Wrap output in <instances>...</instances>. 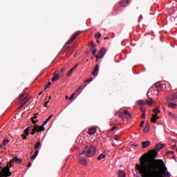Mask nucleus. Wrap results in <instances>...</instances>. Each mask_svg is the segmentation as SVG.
Returning <instances> with one entry per match:
<instances>
[{
    "label": "nucleus",
    "instance_id": "obj_1",
    "mask_svg": "<svg viewBox=\"0 0 177 177\" xmlns=\"http://www.w3.org/2000/svg\"><path fill=\"white\" fill-rule=\"evenodd\" d=\"M142 177H171L163 160L140 159V165H136Z\"/></svg>",
    "mask_w": 177,
    "mask_h": 177
},
{
    "label": "nucleus",
    "instance_id": "obj_2",
    "mask_svg": "<svg viewBox=\"0 0 177 177\" xmlns=\"http://www.w3.org/2000/svg\"><path fill=\"white\" fill-rule=\"evenodd\" d=\"M17 161L18 162H21V159L18 158L17 156H16L15 157L10 160V161L7 165V167L3 168L1 170V174L3 176L8 177L12 176V172H10V168L13 167V162H16Z\"/></svg>",
    "mask_w": 177,
    "mask_h": 177
},
{
    "label": "nucleus",
    "instance_id": "obj_3",
    "mask_svg": "<svg viewBox=\"0 0 177 177\" xmlns=\"http://www.w3.org/2000/svg\"><path fill=\"white\" fill-rule=\"evenodd\" d=\"M85 157H93L96 154V147L93 145L86 146L82 152Z\"/></svg>",
    "mask_w": 177,
    "mask_h": 177
},
{
    "label": "nucleus",
    "instance_id": "obj_4",
    "mask_svg": "<svg viewBox=\"0 0 177 177\" xmlns=\"http://www.w3.org/2000/svg\"><path fill=\"white\" fill-rule=\"evenodd\" d=\"M79 162L81 165H84V167L88 165V162L86 161V159H85V155L81 152L79 153Z\"/></svg>",
    "mask_w": 177,
    "mask_h": 177
},
{
    "label": "nucleus",
    "instance_id": "obj_5",
    "mask_svg": "<svg viewBox=\"0 0 177 177\" xmlns=\"http://www.w3.org/2000/svg\"><path fill=\"white\" fill-rule=\"evenodd\" d=\"M106 52H107V50L106 49V48L102 47L99 51L100 55H95V57H96L95 62H97L99 59H102V57H104V55H106Z\"/></svg>",
    "mask_w": 177,
    "mask_h": 177
},
{
    "label": "nucleus",
    "instance_id": "obj_6",
    "mask_svg": "<svg viewBox=\"0 0 177 177\" xmlns=\"http://www.w3.org/2000/svg\"><path fill=\"white\" fill-rule=\"evenodd\" d=\"M153 93V88H150L147 94V97H149V100H147L145 102L149 106H151L153 104V97H151L150 95Z\"/></svg>",
    "mask_w": 177,
    "mask_h": 177
},
{
    "label": "nucleus",
    "instance_id": "obj_7",
    "mask_svg": "<svg viewBox=\"0 0 177 177\" xmlns=\"http://www.w3.org/2000/svg\"><path fill=\"white\" fill-rule=\"evenodd\" d=\"M81 34V32L80 31H77L76 32H75L71 37V39L68 41V42L66 43V45H70L71 44H73V42H74V41H75V39L77 38V37L78 35H80Z\"/></svg>",
    "mask_w": 177,
    "mask_h": 177
},
{
    "label": "nucleus",
    "instance_id": "obj_8",
    "mask_svg": "<svg viewBox=\"0 0 177 177\" xmlns=\"http://www.w3.org/2000/svg\"><path fill=\"white\" fill-rule=\"evenodd\" d=\"M24 96H26V94L25 93H23L20 97H19V100L21 101V104L19 106L18 108V110H20V109H23V107H24V105L26 104V103H27V102H28V99H24V100H21V98L24 97Z\"/></svg>",
    "mask_w": 177,
    "mask_h": 177
},
{
    "label": "nucleus",
    "instance_id": "obj_9",
    "mask_svg": "<svg viewBox=\"0 0 177 177\" xmlns=\"http://www.w3.org/2000/svg\"><path fill=\"white\" fill-rule=\"evenodd\" d=\"M28 135H30V127H27L24 131V133L21 135V138H23V139L24 140H26V139H27V136H28Z\"/></svg>",
    "mask_w": 177,
    "mask_h": 177
},
{
    "label": "nucleus",
    "instance_id": "obj_10",
    "mask_svg": "<svg viewBox=\"0 0 177 177\" xmlns=\"http://www.w3.org/2000/svg\"><path fill=\"white\" fill-rule=\"evenodd\" d=\"M165 147V144L159 143L155 145L153 150H157V151H160V150H162Z\"/></svg>",
    "mask_w": 177,
    "mask_h": 177
},
{
    "label": "nucleus",
    "instance_id": "obj_11",
    "mask_svg": "<svg viewBox=\"0 0 177 177\" xmlns=\"http://www.w3.org/2000/svg\"><path fill=\"white\" fill-rule=\"evenodd\" d=\"M167 100H177V93H173L167 97Z\"/></svg>",
    "mask_w": 177,
    "mask_h": 177
},
{
    "label": "nucleus",
    "instance_id": "obj_12",
    "mask_svg": "<svg viewBox=\"0 0 177 177\" xmlns=\"http://www.w3.org/2000/svg\"><path fill=\"white\" fill-rule=\"evenodd\" d=\"M99 74V64H96L93 68L92 75L96 77Z\"/></svg>",
    "mask_w": 177,
    "mask_h": 177
},
{
    "label": "nucleus",
    "instance_id": "obj_13",
    "mask_svg": "<svg viewBox=\"0 0 177 177\" xmlns=\"http://www.w3.org/2000/svg\"><path fill=\"white\" fill-rule=\"evenodd\" d=\"M128 3H129V0H121L120 2V6L125 8V6H128Z\"/></svg>",
    "mask_w": 177,
    "mask_h": 177
},
{
    "label": "nucleus",
    "instance_id": "obj_14",
    "mask_svg": "<svg viewBox=\"0 0 177 177\" xmlns=\"http://www.w3.org/2000/svg\"><path fill=\"white\" fill-rule=\"evenodd\" d=\"M35 129L36 132H42L45 131V127H44L43 124L40 127H38V125H37V126H35Z\"/></svg>",
    "mask_w": 177,
    "mask_h": 177
},
{
    "label": "nucleus",
    "instance_id": "obj_15",
    "mask_svg": "<svg viewBox=\"0 0 177 177\" xmlns=\"http://www.w3.org/2000/svg\"><path fill=\"white\" fill-rule=\"evenodd\" d=\"M158 154V152H157V151H156V149H154L150 152V157H151V158H156V157H157Z\"/></svg>",
    "mask_w": 177,
    "mask_h": 177
},
{
    "label": "nucleus",
    "instance_id": "obj_16",
    "mask_svg": "<svg viewBox=\"0 0 177 177\" xmlns=\"http://www.w3.org/2000/svg\"><path fill=\"white\" fill-rule=\"evenodd\" d=\"M158 118H160L157 115V113H156V115H152L151 122H153V124H156V122H157V120H158Z\"/></svg>",
    "mask_w": 177,
    "mask_h": 177
},
{
    "label": "nucleus",
    "instance_id": "obj_17",
    "mask_svg": "<svg viewBox=\"0 0 177 177\" xmlns=\"http://www.w3.org/2000/svg\"><path fill=\"white\" fill-rule=\"evenodd\" d=\"M167 106L168 107H170V109H176L177 107V104L176 103L171 102H169L167 103Z\"/></svg>",
    "mask_w": 177,
    "mask_h": 177
},
{
    "label": "nucleus",
    "instance_id": "obj_18",
    "mask_svg": "<svg viewBox=\"0 0 177 177\" xmlns=\"http://www.w3.org/2000/svg\"><path fill=\"white\" fill-rule=\"evenodd\" d=\"M88 133V135H95V133H96V128L92 127V128L89 129Z\"/></svg>",
    "mask_w": 177,
    "mask_h": 177
},
{
    "label": "nucleus",
    "instance_id": "obj_19",
    "mask_svg": "<svg viewBox=\"0 0 177 177\" xmlns=\"http://www.w3.org/2000/svg\"><path fill=\"white\" fill-rule=\"evenodd\" d=\"M149 131H150V123L147 122L145 124V127L143 129V131L147 133L149 132Z\"/></svg>",
    "mask_w": 177,
    "mask_h": 177
},
{
    "label": "nucleus",
    "instance_id": "obj_20",
    "mask_svg": "<svg viewBox=\"0 0 177 177\" xmlns=\"http://www.w3.org/2000/svg\"><path fill=\"white\" fill-rule=\"evenodd\" d=\"M136 104H138V106H145L146 105V102L143 100H140L136 102Z\"/></svg>",
    "mask_w": 177,
    "mask_h": 177
},
{
    "label": "nucleus",
    "instance_id": "obj_21",
    "mask_svg": "<svg viewBox=\"0 0 177 177\" xmlns=\"http://www.w3.org/2000/svg\"><path fill=\"white\" fill-rule=\"evenodd\" d=\"M149 146H150V141L147 140L142 142V149H146Z\"/></svg>",
    "mask_w": 177,
    "mask_h": 177
},
{
    "label": "nucleus",
    "instance_id": "obj_22",
    "mask_svg": "<svg viewBox=\"0 0 177 177\" xmlns=\"http://www.w3.org/2000/svg\"><path fill=\"white\" fill-rule=\"evenodd\" d=\"M118 177H125V176H127V174H125V171H121V170H118Z\"/></svg>",
    "mask_w": 177,
    "mask_h": 177
},
{
    "label": "nucleus",
    "instance_id": "obj_23",
    "mask_svg": "<svg viewBox=\"0 0 177 177\" xmlns=\"http://www.w3.org/2000/svg\"><path fill=\"white\" fill-rule=\"evenodd\" d=\"M169 115L171 117L172 120L177 122V115L174 114L172 112H169Z\"/></svg>",
    "mask_w": 177,
    "mask_h": 177
},
{
    "label": "nucleus",
    "instance_id": "obj_24",
    "mask_svg": "<svg viewBox=\"0 0 177 177\" xmlns=\"http://www.w3.org/2000/svg\"><path fill=\"white\" fill-rule=\"evenodd\" d=\"M52 117H53V115H50L46 120V121H44L43 122V127H45V125H46L48 124V122H49V121L50 120V119L52 118Z\"/></svg>",
    "mask_w": 177,
    "mask_h": 177
},
{
    "label": "nucleus",
    "instance_id": "obj_25",
    "mask_svg": "<svg viewBox=\"0 0 177 177\" xmlns=\"http://www.w3.org/2000/svg\"><path fill=\"white\" fill-rule=\"evenodd\" d=\"M104 158H106V154L101 153L99 155L97 159L98 160V161H100V160H103Z\"/></svg>",
    "mask_w": 177,
    "mask_h": 177
},
{
    "label": "nucleus",
    "instance_id": "obj_26",
    "mask_svg": "<svg viewBox=\"0 0 177 177\" xmlns=\"http://www.w3.org/2000/svg\"><path fill=\"white\" fill-rule=\"evenodd\" d=\"M39 151H38V150H36L35 153L33 154V156H31V160H35V158H37V156H38Z\"/></svg>",
    "mask_w": 177,
    "mask_h": 177
},
{
    "label": "nucleus",
    "instance_id": "obj_27",
    "mask_svg": "<svg viewBox=\"0 0 177 177\" xmlns=\"http://www.w3.org/2000/svg\"><path fill=\"white\" fill-rule=\"evenodd\" d=\"M40 146H41V142L39 141L35 145V147H34L35 150H38Z\"/></svg>",
    "mask_w": 177,
    "mask_h": 177
},
{
    "label": "nucleus",
    "instance_id": "obj_28",
    "mask_svg": "<svg viewBox=\"0 0 177 177\" xmlns=\"http://www.w3.org/2000/svg\"><path fill=\"white\" fill-rule=\"evenodd\" d=\"M69 46H64L61 50V53H66L67 52V49H68Z\"/></svg>",
    "mask_w": 177,
    "mask_h": 177
},
{
    "label": "nucleus",
    "instance_id": "obj_29",
    "mask_svg": "<svg viewBox=\"0 0 177 177\" xmlns=\"http://www.w3.org/2000/svg\"><path fill=\"white\" fill-rule=\"evenodd\" d=\"M59 77H60L59 75V74H56L53 76V77L52 78V81H56L57 80H59Z\"/></svg>",
    "mask_w": 177,
    "mask_h": 177
},
{
    "label": "nucleus",
    "instance_id": "obj_30",
    "mask_svg": "<svg viewBox=\"0 0 177 177\" xmlns=\"http://www.w3.org/2000/svg\"><path fill=\"white\" fill-rule=\"evenodd\" d=\"M141 111L142 112V114L141 115V118H146V113L145 112V110L141 109Z\"/></svg>",
    "mask_w": 177,
    "mask_h": 177
},
{
    "label": "nucleus",
    "instance_id": "obj_31",
    "mask_svg": "<svg viewBox=\"0 0 177 177\" xmlns=\"http://www.w3.org/2000/svg\"><path fill=\"white\" fill-rule=\"evenodd\" d=\"M9 139H6L5 138L3 141V146H4V147L6 146V143H9Z\"/></svg>",
    "mask_w": 177,
    "mask_h": 177
},
{
    "label": "nucleus",
    "instance_id": "obj_32",
    "mask_svg": "<svg viewBox=\"0 0 177 177\" xmlns=\"http://www.w3.org/2000/svg\"><path fill=\"white\" fill-rule=\"evenodd\" d=\"M73 71H73V68H71V69L68 72V73L66 74V77H71V74H73Z\"/></svg>",
    "mask_w": 177,
    "mask_h": 177
},
{
    "label": "nucleus",
    "instance_id": "obj_33",
    "mask_svg": "<svg viewBox=\"0 0 177 177\" xmlns=\"http://www.w3.org/2000/svg\"><path fill=\"white\" fill-rule=\"evenodd\" d=\"M95 38H100L102 37V34L100 32H97L95 35Z\"/></svg>",
    "mask_w": 177,
    "mask_h": 177
},
{
    "label": "nucleus",
    "instance_id": "obj_34",
    "mask_svg": "<svg viewBox=\"0 0 177 177\" xmlns=\"http://www.w3.org/2000/svg\"><path fill=\"white\" fill-rule=\"evenodd\" d=\"M124 114L125 115H128L129 117H131V113H129V112H128V111H127V110H124Z\"/></svg>",
    "mask_w": 177,
    "mask_h": 177
},
{
    "label": "nucleus",
    "instance_id": "obj_35",
    "mask_svg": "<svg viewBox=\"0 0 177 177\" xmlns=\"http://www.w3.org/2000/svg\"><path fill=\"white\" fill-rule=\"evenodd\" d=\"M51 84H52V83H51L50 82H49L46 84V87H45V88H44V91H46V89H48V88H49L50 85H51Z\"/></svg>",
    "mask_w": 177,
    "mask_h": 177
},
{
    "label": "nucleus",
    "instance_id": "obj_36",
    "mask_svg": "<svg viewBox=\"0 0 177 177\" xmlns=\"http://www.w3.org/2000/svg\"><path fill=\"white\" fill-rule=\"evenodd\" d=\"M153 113H155V115L157 114V113H160V110H158V108L154 109Z\"/></svg>",
    "mask_w": 177,
    "mask_h": 177
},
{
    "label": "nucleus",
    "instance_id": "obj_37",
    "mask_svg": "<svg viewBox=\"0 0 177 177\" xmlns=\"http://www.w3.org/2000/svg\"><path fill=\"white\" fill-rule=\"evenodd\" d=\"M91 81H93V77H90L89 79L85 80V82H91Z\"/></svg>",
    "mask_w": 177,
    "mask_h": 177
},
{
    "label": "nucleus",
    "instance_id": "obj_38",
    "mask_svg": "<svg viewBox=\"0 0 177 177\" xmlns=\"http://www.w3.org/2000/svg\"><path fill=\"white\" fill-rule=\"evenodd\" d=\"M35 132H37V131L35 130V127L32 129V131L30 133V135H35Z\"/></svg>",
    "mask_w": 177,
    "mask_h": 177
},
{
    "label": "nucleus",
    "instance_id": "obj_39",
    "mask_svg": "<svg viewBox=\"0 0 177 177\" xmlns=\"http://www.w3.org/2000/svg\"><path fill=\"white\" fill-rule=\"evenodd\" d=\"M74 96H75V93L72 94V95H71V97H69V99H70L71 100H73L74 99Z\"/></svg>",
    "mask_w": 177,
    "mask_h": 177
},
{
    "label": "nucleus",
    "instance_id": "obj_40",
    "mask_svg": "<svg viewBox=\"0 0 177 177\" xmlns=\"http://www.w3.org/2000/svg\"><path fill=\"white\" fill-rule=\"evenodd\" d=\"M119 139H120V136L115 135V137H114V140H118Z\"/></svg>",
    "mask_w": 177,
    "mask_h": 177
},
{
    "label": "nucleus",
    "instance_id": "obj_41",
    "mask_svg": "<svg viewBox=\"0 0 177 177\" xmlns=\"http://www.w3.org/2000/svg\"><path fill=\"white\" fill-rule=\"evenodd\" d=\"M96 52H97V49L95 48V49L93 50V55L94 56L96 55Z\"/></svg>",
    "mask_w": 177,
    "mask_h": 177
},
{
    "label": "nucleus",
    "instance_id": "obj_42",
    "mask_svg": "<svg viewBox=\"0 0 177 177\" xmlns=\"http://www.w3.org/2000/svg\"><path fill=\"white\" fill-rule=\"evenodd\" d=\"M79 66V64H76L73 68H72V70H75V68H77V67H78Z\"/></svg>",
    "mask_w": 177,
    "mask_h": 177
},
{
    "label": "nucleus",
    "instance_id": "obj_43",
    "mask_svg": "<svg viewBox=\"0 0 177 177\" xmlns=\"http://www.w3.org/2000/svg\"><path fill=\"white\" fill-rule=\"evenodd\" d=\"M145 124V121H141V122H140V127H141V128H143V125Z\"/></svg>",
    "mask_w": 177,
    "mask_h": 177
},
{
    "label": "nucleus",
    "instance_id": "obj_44",
    "mask_svg": "<svg viewBox=\"0 0 177 177\" xmlns=\"http://www.w3.org/2000/svg\"><path fill=\"white\" fill-rule=\"evenodd\" d=\"M119 117H120V118H122H122H124V113H120Z\"/></svg>",
    "mask_w": 177,
    "mask_h": 177
},
{
    "label": "nucleus",
    "instance_id": "obj_45",
    "mask_svg": "<svg viewBox=\"0 0 177 177\" xmlns=\"http://www.w3.org/2000/svg\"><path fill=\"white\" fill-rule=\"evenodd\" d=\"M95 48H96V45L92 44L91 49H95Z\"/></svg>",
    "mask_w": 177,
    "mask_h": 177
},
{
    "label": "nucleus",
    "instance_id": "obj_46",
    "mask_svg": "<svg viewBox=\"0 0 177 177\" xmlns=\"http://www.w3.org/2000/svg\"><path fill=\"white\" fill-rule=\"evenodd\" d=\"M31 120L33 124H37V121L34 120V118H32Z\"/></svg>",
    "mask_w": 177,
    "mask_h": 177
},
{
    "label": "nucleus",
    "instance_id": "obj_47",
    "mask_svg": "<svg viewBox=\"0 0 177 177\" xmlns=\"http://www.w3.org/2000/svg\"><path fill=\"white\" fill-rule=\"evenodd\" d=\"M116 128H117V127H113L111 129V132H113V131H115V129Z\"/></svg>",
    "mask_w": 177,
    "mask_h": 177
},
{
    "label": "nucleus",
    "instance_id": "obj_48",
    "mask_svg": "<svg viewBox=\"0 0 177 177\" xmlns=\"http://www.w3.org/2000/svg\"><path fill=\"white\" fill-rule=\"evenodd\" d=\"M131 146H133V147H138V144H133Z\"/></svg>",
    "mask_w": 177,
    "mask_h": 177
},
{
    "label": "nucleus",
    "instance_id": "obj_49",
    "mask_svg": "<svg viewBox=\"0 0 177 177\" xmlns=\"http://www.w3.org/2000/svg\"><path fill=\"white\" fill-rule=\"evenodd\" d=\"M48 103H49V100L47 101V102H46V103H45V104H44L45 107H46V106H48Z\"/></svg>",
    "mask_w": 177,
    "mask_h": 177
},
{
    "label": "nucleus",
    "instance_id": "obj_50",
    "mask_svg": "<svg viewBox=\"0 0 177 177\" xmlns=\"http://www.w3.org/2000/svg\"><path fill=\"white\" fill-rule=\"evenodd\" d=\"M30 167H31V162H29L28 165V168H30Z\"/></svg>",
    "mask_w": 177,
    "mask_h": 177
},
{
    "label": "nucleus",
    "instance_id": "obj_51",
    "mask_svg": "<svg viewBox=\"0 0 177 177\" xmlns=\"http://www.w3.org/2000/svg\"><path fill=\"white\" fill-rule=\"evenodd\" d=\"M89 45H91V46H92V45H94L93 41H91L90 42Z\"/></svg>",
    "mask_w": 177,
    "mask_h": 177
},
{
    "label": "nucleus",
    "instance_id": "obj_52",
    "mask_svg": "<svg viewBox=\"0 0 177 177\" xmlns=\"http://www.w3.org/2000/svg\"><path fill=\"white\" fill-rule=\"evenodd\" d=\"M81 89H82V86L79 87V88L77 89V91H81Z\"/></svg>",
    "mask_w": 177,
    "mask_h": 177
},
{
    "label": "nucleus",
    "instance_id": "obj_53",
    "mask_svg": "<svg viewBox=\"0 0 177 177\" xmlns=\"http://www.w3.org/2000/svg\"><path fill=\"white\" fill-rule=\"evenodd\" d=\"M33 118V120L37 119V115H35L34 118Z\"/></svg>",
    "mask_w": 177,
    "mask_h": 177
},
{
    "label": "nucleus",
    "instance_id": "obj_54",
    "mask_svg": "<svg viewBox=\"0 0 177 177\" xmlns=\"http://www.w3.org/2000/svg\"><path fill=\"white\" fill-rule=\"evenodd\" d=\"M66 69L63 68L61 70V73H63V71H64Z\"/></svg>",
    "mask_w": 177,
    "mask_h": 177
},
{
    "label": "nucleus",
    "instance_id": "obj_55",
    "mask_svg": "<svg viewBox=\"0 0 177 177\" xmlns=\"http://www.w3.org/2000/svg\"><path fill=\"white\" fill-rule=\"evenodd\" d=\"M3 146V145H1L0 144V149H2V147Z\"/></svg>",
    "mask_w": 177,
    "mask_h": 177
},
{
    "label": "nucleus",
    "instance_id": "obj_56",
    "mask_svg": "<svg viewBox=\"0 0 177 177\" xmlns=\"http://www.w3.org/2000/svg\"><path fill=\"white\" fill-rule=\"evenodd\" d=\"M96 42H97V44H100V41L99 40H96Z\"/></svg>",
    "mask_w": 177,
    "mask_h": 177
},
{
    "label": "nucleus",
    "instance_id": "obj_57",
    "mask_svg": "<svg viewBox=\"0 0 177 177\" xmlns=\"http://www.w3.org/2000/svg\"><path fill=\"white\" fill-rule=\"evenodd\" d=\"M171 158H172L173 160H175V158H176L175 156H172Z\"/></svg>",
    "mask_w": 177,
    "mask_h": 177
},
{
    "label": "nucleus",
    "instance_id": "obj_58",
    "mask_svg": "<svg viewBox=\"0 0 177 177\" xmlns=\"http://www.w3.org/2000/svg\"><path fill=\"white\" fill-rule=\"evenodd\" d=\"M42 95V91H41L39 93V95Z\"/></svg>",
    "mask_w": 177,
    "mask_h": 177
},
{
    "label": "nucleus",
    "instance_id": "obj_59",
    "mask_svg": "<svg viewBox=\"0 0 177 177\" xmlns=\"http://www.w3.org/2000/svg\"><path fill=\"white\" fill-rule=\"evenodd\" d=\"M65 98H66V99H70V98L68 97V96H67V95L65 97Z\"/></svg>",
    "mask_w": 177,
    "mask_h": 177
},
{
    "label": "nucleus",
    "instance_id": "obj_60",
    "mask_svg": "<svg viewBox=\"0 0 177 177\" xmlns=\"http://www.w3.org/2000/svg\"><path fill=\"white\" fill-rule=\"evenodd\" d=\"M171 154H174V151H170Z\"/></svg>",
    "mask_w": 177,
    "mask_h": 177
},
{
    "label": "nucleus",
    "instance_id": "obj_61",
    "mask_svg": "<svg viewBox=\"0 0 177 177\" xmlns=\"http://www.w3.org/2000/svg\"><path fill=\"white\" fill-rule=\"evenodd\" d=\"M51 99H52V97L50 96V97H49V100H50Z\"/></svg>",
    "mask_w": 177,
    "mask_h": 177
},
{
    "label": "nucleus",
    "instance_id": "obj_62",
    "mask_svg": "<svg viewBox=\"0 0 177 177\" xmlns=\"http://www.w3.org/2000/svg\"><path fill=\"white\" fill-rule=\"evenodd\" d=\"M156 92H157V91H158V88H156Z\"/></svg>",
    "mask_w": 177,
    "mask_h": 177
},
{
    "label": "nucleus",
    "instance_id": "obj_63",
    "mask_svg": "<svg viewBox=\"0 0 177 177\" xmlns=\"http://www.w3.org/2000/svg\"><path fill=\"white\" fill-rule=\"evenodd\" d=\"M85 86H86V85L83 86V88H85Z\"/></svg>",
    "mask_w": 177,
    "mask_h": 177
},
{
    "label": "nucleus",
    "instance_id": "obj_64",
    "mask_svg": "<svg viewBox=\"0 0 177 177\" xmlns=\"http://www.w3.org/2000/svg\"><path fill=\"white\" fill-rule=\"evenodd\" d=\"M0 177H2V176H0Z\"/></svg>",
    "mask_w": 177,
    "mask_h": 177
}]
</instances>
